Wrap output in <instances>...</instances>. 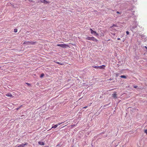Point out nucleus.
Wrapping results in <instances>:
<instances>
[{
  "label": "nucleus",
  "instance_id": "obj_12",
  "mask_svg": "<svg viewBox=\"0 0 147 147\" xmlns=\"http://www.w3.org/2000/svg\"><path fill=\"white\" fill-rule=\"evenodd\" d=\"M57 126L56 125H55L54 126H52V127L51 129L52 128H55L57 127Z\"/></svg>",
  "mask_w": 147,
  "mask_h": 147
},
{
  "label": "nucleus",
  "instance_id": "obj_4",
  "mask_svg": "<svg viewBox=\"0 0 147 147\" xmlns=\"http://www.w3.org/2000/svg\"><path fill=\"white\" fill-rule=\"evenodd\" d=\"M90 30L91 31V34H94V35H96V36H98V34L97 33H96V32L93 31L92 29L90 28Z\"/></svg>",
  "mask_w": 147,
  "mask_h": 147
},
{
  "label": "nucleus",
  "instance_id": "obj_25",
  "mask_svg": "<svg viewBox=\"0 0 147 147\" xmlns=\"http://www.w3.org/2000/svg\"><path fill=\"white\" fill-rule=\"evenodd\" d=\"M20 108V107H19V108H16V110H18Z\"/></svg>",
  "mask_w": 147,
  "mask_h": 147
},
{
  "label": "nucleus",
  "instance_id": "obj_34",
  "mask_svg": "<svg viewBox=\"0 0 147 147\" xmlns=\"http://www.w3.org/2000/svg\"><path fill=\"white\" fill-rule=\"evenodd\" d=\"M74 125H73V126H74Z\"/></svg>",
  "mask_w": 147,
  "mask_h": 147
},
{
  "label": "nucleus",
  "instance_id": "obj_14",
  "mask_svg": "<svg viewBox=\"0 0 147 147\" xmlns=\"http://www.w3.org/2000/svg\"><path fill=\"white\" fill-rule=\"evenodd\" d=\"M63 123V122H61V123H57V124H56V125H57V126H58V125H61V124L62 123Z\"/></svg>",
  "mask_w": 147,
  "mask_h": 147
},
{
  "label": "nucleus",
  "instance_id": "obj_16",
  "mask_svg": "<svg viewBox=\"0 0 147 147\" xmlns=\"http://www.w3.org/2000/svg\"><path fill=\"white\" fill-rule=\"evenodd\" d=\"M93 67H94L95 68L97 69V68H98V66H93Z\"/></svg>",
  "mask_w": 147,
  "mask_h": 147
},
{
  "label": "nucleus",
  "instance_id": "obj_3",
  "mask_svg": "<svg viewBox=\"0 0 147 147\" xmlns=\"http://www.w3.org/2000/svg\"><path fill=\"white\" fill-rule=\"evenodd\" d=\"M57 46H60L61 47L63 48H65L67 47H69V46L68 44H59L57 45Z\"/></svg>",
  "mask_w": 147,
  "mask_h": 147
},
{
  "label": "nucleus",
  "instance_id": "obj_18",
  "mask_svg": "<svg viewBox=\"0 0 147 147\" xmlns=\"http://www.w3.org/2000/svg\"><path fill=\"white\" fill-rule=\"evenodd\" d=\"M30 2H34V1H33L32 0H28Z\"/></svg>",
  "mask_w": 147,
  "mask_h": 147
},
{
  "label": "nucleus",
  "instance_id": "obj_21",
  "mask_svg": "<svg viewBox=\"0 0 147 147\" xmlns=\"http://www.w3.org/2000/svg\"><path fill=\"white\" fill-rule=\"evenodd\" d=\"M44 0H40V1L41 3H43Z\"/></svg>",
  "mask_w": 147,
  "mask_h": 147
},
{
  "label": "nucleus",
  "instance_id": "obj_29",
  "mask_svg": "<svg viewBox=\"0 0 147 147\" xmlns=\"http://www.w3.org/2000/svg\"><path fill=\"white\" fill-rule=\"evenodd\" d=\"M60 146V145H59V144H58V145H57V146Z\"/></svg>",
  "mask_w": 147,
  "mask_h": 147
},
{
  "label": "nucleus",
  "instance_id": "obj_35",
  "mask_svg": "<svg viewBox=\"0 0 147 147\" xmlns=\"http://www.w3.org/2000/svg\"><path fill=\"white\" fill-rule=\"evenodd\" d=\"M1 68V67H0V68Z\"/></svg>",
  "mask_w": 147,
  "mask_h": 147
},
{
  "label": "nucleus",
  "instance_id": "obj_20",
  "mask_svg": "<svg viewBox=\"0 0 147 147\" xmlns=\"http://www.w3.org/2000/svg\"><path fill=\"white\" fill-rule=\"evenodd\" d=\"M87 107H88V106H86V107H83V109H86L87 108Z\"/></svg>",
  "mask_w": 147,
  "mask_h": 147
},
{
  "label": "nucleus",
  "instance_id": "obj_28",
  "mask_svg": "<svg viewBox=\"0 0 147 147\" xmlns=\"http://www.w3.org/2000/svg\"><path fill=\"white\" fill-rule=\"evenodd\" d=\"M117 13H119V11H117Z\"/></svg>",
  "mask_w": 147,
  "mask_h": 147
},
{
  "label": "nucleus",
  "instance_id": "obj_8",
  "mask_svg": "<svg viewBox=\"0 0 147 147\" xmlns=\"http://www.w3.org/2000/svg\"><path fill=\"white\" fill-rule=\"evenodd\" d=\"M38 143L40 145H44V143L42 142H38Z\"/></svg>",
  "mask_w": 147,
  "mask_h": 147
},
{
  "label": "nucleus",
  "instance_id": "obj_9",
  "mask_svg": "<svg viewBox=\"0 0 147 147\" xmlns=\"http://www.w3.org/2000/svg\"><path fill=\"white\" fill-rule=\"evenodd\" d=\"M6 96L9 97H12V95L9 93H8L6 94Z\"/></svg>",
  "mask_w": 147,
  "mask_h": 147
},
{
  "label": "nucleus",
  "instance_id": "obj_22",
  "mask_svg": "<svg viewBox=\"0 0 147 147\" xmlns=\"http://www.w3.org/2000/svg\"><path fill=\"white\" fill-rule=\"evenodd\" d=\"M126 33L127 35H128L129 34V32H128L127 31H126Z\"/></svg>",
  "mask_w": 147,
  "mask_h": 147
},
{
  "label": "nucleus",
  "instance_id": "obj_17",
  "mask_svg": "<svg viewBox=\"0 0 147 147\" xmlns=\"http://www.w3.org/2000/svg\"><path fill=\"white\" fill-rule=\"evenodd\" d=\"M56 63H58V64H60V65H63V64L62 63H60L59 62H57Z\"/></svg>",
  "mask_w": 147,
  "mask_h": 147
},
{
  "label": "nucleus",
  "instance_id": "obj_7",
  "mask_svg": "<svg viewBox=\"0 0 147 147\" xmlns=\"http://www.w3.org/2000/svg\"><path fill=\"white\" fill-rule=\"evenodd\" d=\"M117 94H116V92H115L114 94H112V96L114 98H117Z\"/></svg>",
  "mask_w": 147,
  "mask_h": 147
},
{
  "label": "nucleus",
  "instance_id": "obj_11",
  "mask_svg": "<svg viewBox=\"0 0 147 147\" xmlns=\"http://www.w3.org/2000/svg\"><path fill=\"white\" fill-rule=\"evenodd\" d=\"M120 77L121 78H126V76L124 75H122V76H121Z\"/></svg>",
  "mask_w": 147,
  "mask_h": 147
},
{
  "label": "nucleus",
  "instance_id": "obj_30",
  "mask_svg": "<svg viewBox=\"0 0 147 147\" xmlns=\"http://www.w3.org/2000/svg\"><path fill=\"white\" fill-rule=\"evenodd\" d=\"M27 84H28V85H29V83H27Z\"/></svg>",
  "mask_w": 147,
  "mask_h": 147
},
{
  "label": "nucleus",
  "instance_id": "obj_33",
  "mask_svg": "<svg viewBox=\"0 0 147 147\" xmlns=\"http://www.w3.org/2000/svg\"><path fill=\"white\" fill-rule=\"evenodd\" d=\"M66 125H65V126H64L63 127H64L65 126H66Z\"/></svg>",
  "mask_w": 147,
  "mask_h": 147
},
{
  "label": "nucleus",
  "instance_id": "obj_31",
  "mask_svg": "<svg viewBox=\"0 0 147 147\" xmlns=\"http://www.w3.org/2000/svg\"><path fill=\"white\" fill-rule=\"evenodd\" d=\"M118 76V74H116V76Z\"/></svg>",
  "mask_w": 147,
  "mask_h": 147
},
{
  "label": "nucleus",
  "instance_id": "obj_1",
  "mask_svg": "<svg viewBox=\"0 0 147 147\" xmlns=\"http://www.w3.org/2000/svg\"><path fill=\"white\" fill-rule=\"evenodd\" d=\"M86 39L89 40H92L93 41L97 42L98 41L97 40L93 37L88 36L86 38Z\"/></svg>",
  "mask_w": 147,
  "mask_h": 147
},
{
  "label": "nucleus",
  "instance_id": "obj_5",
  "mask_svg": "<svg viewBox=\"0 0 147 147\" xmlns=\"http://www.w3.org/2000/svg\"><path fill=\"white\" fill-rule=\"evenodd\" d=\"M28 143L26 142H25L24 144H22L20 145H17V147H25V146Z\"/></svg>",
  "mask_w": 147,
  "mask_h": 147
},
{
  "label": "nucleus",
  "instance_id": "obj_15",
  "mask_svg": "<svg viewBox=\"0 0 147 147\" xmlns=\"http://www.w3.org/2000/svg\"><path fill=\"white\" fill-rule=\"evenodd\" d=\"M17 31H18V30H17V29H14V32H17Z\"/></svg>",
  "mask_w": 147,
  "mask_h": 147
},
{
  "label": "nucleus",
  "instance_id": "obj_2",
  "mask_svg": "<svg viewBox=\"0 0 147 147\" xmlns=\"http://www.w3.org/2000/svg\"><path fill=\"white\" fill-rule=\"evenodd\" d=\"M36 42H31V41H24L23 42V44H26L27 45H34L35 44Z\"/></svg>",
  "mask_w": 147,
  "mask_h": 147
},
{
  "label": "nucleus",
  "instance_id": "obj_19",
  "mask_svg": "<svg viewBox=\"0 0 147 147\" xmlns=\"http://www.w3.org/2000/svg\"><path fill=\"white\" fill-rule=\"evenodd\" d=\"M144 132L146 134H147V129L145 130L144 131Z\"/></svg>",
  "mask_w": 147,
  "mask_h": 147
},
{
  "label": "nucleus",
  "instance_id": "obj_13",
  "mask_svg": "<svg viewBox=\"0 0 147 147\" xmlns=\"http://www.w3.org/2000/svg\"><path fill=\"white\" fill-rule=\"evenodd\" d=\"M44 75H44V74L42 73L41 74L40 77V78H42V77H43L44 76Z\"/></svg>",
  "mask_w": 147,
  "mask_h": 147
},
{
  "label": "nucleus",
  "instance_id": "obj_32",
  "mask_svg": "<svg viewBox=\"0 0 147 147\" xmlns=\"http://www.w3.org/2000/svg\"><path fill=\"white\" fill-rule=\"evenodd\" d=\"M92 104V103H90V106Z\"/></svg>",
  "mask_w": 147,
  "mask_h": 147
},
{
  "label": "nucleus",
  "instance_id": "obj_24",
  "mask_svg": "<svg viewBox=\"0 0 147 147\" xmlns=\"http://www.w3.org/2000/svg\"><path fill=\"white\" fill-rule=\"evenodd\" d=\"M113 35L115 36V33H112Z\"/></svg>",
  "mask_w": 147,
  "mask_h": 147
},
{
  "label": "nucleus",
  "instance_id": "obj_26",
  "mask_svg": "<svg viewBox=\"0 0 147 147\" xmlns=\"http://www.w3.org/2000/svg\"><path fill=\"white\" fill-rule=\"evenodd\" d=\"M144 47L146 49V50H147V47L146 46H145Z\"/></svg>",
  "mask_w": 147,
  "mask_h": 147
},
{
  "label": "nucleus",
  "instance_id": "obj_6",
  "mask_svg": "<svg viewBox=\"0 0 147 147\" xmlns=\"http://www.w3.org/2000/svg\"><path fill=\"white\" fill-rule=\"evenodd\" d=\"M105 66V65H102L101 66H99L98 68L100 69H104Z\"/></svg>",
  "mask_w": 147,
  "mask_h": 147
},
{
  "label": "nucleus",
  "instance_id": "obj_27",
  "mask_svg": "<svg viewBox=\"0 0 147 147\" xmlns=\"http://www.w3.org/2000/svg\"><path fill=\"white\" fill-rule=\"evenodd\" d=\"M117 40H120V38H117Z\"/></svg>",
  "mask_w": 147,
  "mask_h": 147
},
{
  "label": "nucleus",
  "instance_id": "obj_10",
  "mask_svg": "<svg viewBox=\"0 0 147 147\" xmlns=\"http://www.w3.org/2000/svg\"><path fill=\"white\" fill-rule=\"evenodd\" d=\"M113 26L115 27H117V26L116 25L113 24V25L111 26L110 27V28H111L112 29H113Z\"/></svg>",
  "mask_w": 147,
  "mask_h": 147
},
{
  "label": "nucleus",
  "instance_id": "obj_23",
  "mask_svg": "<svg viewBox=\"0 0 147 147\" xmlns=\"http://www.w3.org/2000/svg\"><path fill=\"white\" fill-rule=\"evenodd\" d=\"M134 88H136L137 87V86H134Z\"/></svg>",
  "mask_w": 147,
  "mask_h": 147
}]
</instances>
